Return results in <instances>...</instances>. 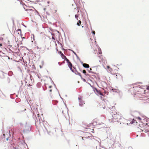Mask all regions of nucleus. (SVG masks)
Here are the masks:
<instances>
[{
    "label": "nucleus",
    "mask_w": 149,
    "mask_h": 149,
    "mask_svg": "<svg viewBox=\"0 0 149 149\" xmlns=\"http://www.w3.org/2000/svg\"><path fill=\"white\" fill-rule=\"evenodd\" d=\"M112 117L114 119V120H116V121L120 122V123L122 122L121 120L123 117L122 115L120 114H119L118 113V114H114L112 115Z\"/></svg>",
    "instance_id": "f257e3e1"
},
{
    "label": "nucleus",
    "mask_w": 149,
    "mask_h": 149,
    "mask_svg": "<svg viewBox=\"0 0 149 149\" xmlns=\"http://www.w3.org/2000/svg\"><path fill=\"white\" fill-rule=\"evenodd\" d=\"M147 89L148 90H149V87H147Z\"/></svg>",
    "instance_id": "c85d7f7f"
},
{
    "label": "nucleus",
    "mask_w": 149,
    "mask_h": 149,
    "mask_svg": "<svg viewBox=\"0 0 149 149\" xmlns=\"http://www.w3.org/2000/svg\"><path fill=\"white\" fill-rule=\"evenodd\" d=\"M75 18H77V17H78V16L77 15H75Z\"/></svg>",
    "instance_id": "5701e85b"
},
{
    "label": "nucleus",
    "mask_w": 149,
    "mask_h": 149,
    "mask_svg": "<svg viewBox=\"0 0 149 149\" xmlns=\"http://www.w3.org/2000/svg\"><path fill=\"white\" fill-rule=\"evenodd\" d=\"M61 55L63 59H64L66 58V57L63 54V53H61Z\"/></svg>",
    "instance_id": "4468645a"
},
{
    "label": "nucleus",
    "mask_w": 149,
    "mask_h": 149,
    "mask_svg": "<svg viewBox=\"0 0 149 149\" xmlns=\"http://www.w3.org/2000/svg\"><path fill=\"white\" fill-rule=\"evenodd\" d=\"M75 55H76V56H77V57H78V56H77V55L76 54V53H75Z\"/></svg>",
    "instance_id": "cd10ccee"
},
{
    "label": "nucleus",
    "mask_w": 149,
    "mask_h": 149,
    "mask_svg": "<svg viewBox=\"0 0 149 149\" xmlns=\"http://www.w3.org/2000/svg\"><path fill=\"white\" fill-rule=\"evenodd\" d=\"M116 78L118 80L121 79H122V76L119 73H117L116 75Z\"/></svg>",
    "instance_id": "20e7f679"
},
{
    "label": "nucleus",
    "mask_w": 149,
    "mask_h": 149,
    "mask_svg": "<svg viewBox=\"0 0 149 149\" xmlns=\"http://www.w3.org/2000/svg\"><path fill=\"white\" fill-rule=\"evenodd\" d=\"M107 68L108 69V71L109 72H111L112 71V69L109 66H107Z\"/></svg>",
    "instance_id": "9b49d317"
},
{
    "label": "nucleus",
    "mask_w": 149,
    "mask_h": 149,
    "mask_svg": "<svg viewBox=\"0 0 149 149\" xmlns=\"http://www.w3.org/2000/svg\"><path fill=\"white\" fill-rule=\"evenodd\" d=\"M95 90L96 91V92H97V93L99 94H100L101 95H103L102 93L100 91H98L96 89H95Z\"/></svg>",
    "instance_id": "ddd939ff"
},
{
    "label": "nucleus",
    "mask_w": 149,
    "mask_h": 149,
    "mask_svg": "<svg viewBox=\"0 0 149 149\" xmlns=\"http://www.w3.org/2000/svg\"><path fill=\"white\" fill-rule=\"evenodd\" d=\"M49 91L50 92H51L52 91V89H50L49 90Z\"/></svg>",
    "instance_id": "4be33fe9"
},
{
    "label": "nucleus",
    "mask_w": 149,
    "mask_h": 149,
    "mask_svg": "<svg viewBox=\"0 0 149 149\" xmlns=\"http://www.w3.org/2000/svg\"><path fill=\"white\" fill-rule=\"evenodd\" d=\"M138 119H139V120H141V118L140 117H138Z\"/></svg>",
    "instance_id": "aec40b11"
},
{
    "label": "nucleus",
    "mask_w": 149,
    "mask_h": 149,
    "mask_svg": "<svg viewBox=\"0 0 149 149\" xmlns=\"http://www.w3.org/2000/svg\"><path fill=\"white\" fill-rule=\"evenodd\" d=\"M59 53L61 54V53H62L61 51Z\"/></svg>",
    "instance_id": "bb28decb"
},
{
    "label": "nucleus",
    "mask_w": 149,
    "mask_h": 149,
    "mask_svg": "<svg viewBox=\"0 0 149 149\" xmlns=\"http://www.w3.org/2000/svg\"><path fill=\"white\" fill-rule=\"evenodd\" d=\"M83 66L84 67L86 68H88L89 67V65L88 64L85 63L83 64Z\"/></svg>",
    "instance_id": "f8f14e48"
},
{
    "label": "nucleus",
    "mask_w": 149,
    "mask_h": 149,
    "mask_svg": "<svg viewBox=\"0 0 149 149\" xmlns=\"http://www.w3.org/2000/svg\"><path fill=\"white\" fill-rule=\"evenodd\" d=\"M37 115H38V117L39 119V120H40V118L39 117L40 115L39 114H37Z\"/></svg>",
    "instance_id": "a211bd4d"
},
{
    "label": "nucleus",
    "mask_w": 149,
    "mask_h": 149,
    "mask_svg": "<svg viewBox=\"0 0 149 149\" xmlns=\"http://www.w3.org/2000/svg\"><path fill=\"white\" fill-rule=\"evenodd\" d=\"M111 73H112L111 72ZM111 74H113V73H111Z\"/></svg>",
    "instance_id": "7c9ffc66"
},
{
    "label": "nucleus",
    "mask_w": 149,
    "mask_h": 149,
    "mask_svg": "<svg viewBox=\"0 0 149 149\" xmlns=\"http://www.w3.org/2000/svg\"><path fill=\"white\" fill-rule=\"evenodd\" d=\"M79 104L80 106H82L84 104V102L83 101L81 98H79Z\"/></svg>",
    "instance_id": "39448f33"
},
{
    "label": "nucleus",
    "mask_w": 149,
    "mask_h": 149,
    "mask_svg": "<svg viewBox=\"0 0 149 149\" xmlns=\"http://www.w3.org/2000/svg\"><path fill=\"white\" fill-rule=\"evenodd\" d=\"M137 88V86H133L132 88H131L133 90H135L134 88Z\"/></svg>",
    "instance_id": "f3484780"
},
{
    "label": "nucleus",
    "mask_w": 149,
    "mask_h": 149,
    "mask_svg": "<svg viewBox=\"0 0 149 149\" xmlns=\"http://www.w3.org/2000/svg\"><path fill=\"white\" fill-rule=\"evenodd\" d=\"M64 60H65L66 61L67 63L70 62L69 60L66 57V58H65V59H64Z\"/></svg>",
    "instance_id": "dca6fc26"
},
{
    "label": "nucleus",
    "mask_w": 149,
    "mask_h": 149,
    "mask_svg": "<svg viewBox=\"0 0 149 149\" xmlns=\"http://www.w3.org/2000/svg\"><path fill=\"white\" fill-rule=\"evenodd\" d=\"M68 67L70 68V70L72 71V72H74V70L72 69V64L71 63L70 61L68 63Z\"/></svg>",
    "instance_id": "423d86ee"
},
{
    "label": "nucleus",
    "mask_w": 149,
    "mask_h": 149,
    "mask_svg": "<svg viewBox=\"0 0 149 149\" xmlns=\"http://www.w3.org/2000/svg\"><path fill=\"white\" fill-rule=\"evenodd\" d=\"M83 73L85 74L87 78H89V77L90 76L88 74H86V72L85 70H83Z\"/></svg>",
    "instance_id": "6e6552de"
},
{
    "label": "nucleus",
    "mask_w": 149,
    "mask_h": 149,
    "mask_svg": "<svg viewBox=\"0 0 149 149\" xmlns=\"http://www.w3.org/2000/svg\"><path fill=\"white\" fill-rule=\"evenodd\" d=\"M26 127V126L23 125L22 123H20L19 128V132L21 134L25 132L27 129Z\"/></svg>",
    "instance_id": "f03ea898"
},
{
    "label": "nucleus",
    "mask_w": 149,
    "mask_h": 149,
    "mask_svg": "<svg viewBox=\"0 0 149 149\" xmlns=\"http://www.w3.org/2000/svg\"><path fill=\"white\" fill-rule=\"evenodd\" d=\"M114 120V119L112 117V118H111V119H109V122L110 123H113L114 122H115L116 121L115 120Z\"/></svg>",
    "instance_id": "9d476101"
},
{
    "label": "nucleus",
    "mask_w": 149,
    "mask_h": 149,
    "mask_svg": "<svg viewBox=\"0 0 149 149\" xmlns=\"http://www.w3.org/2000/svg\"><path fill=\"white\" fill-rule=\"evenodd\" d=\"M93 33L94 34H95V32L94 31L93 32Z\"/></svg>",
    "instance_id": "b1692460"
},
{
    "label": "nucleus",
    "mask_w": 149,
    "mask_h": 149,
    "mask_svg": "<svg viewBox=\"0 0 149 149\" xmlns=\"http://www.w3.org/2000/svg\"><path fill=\"white\" fill-rule=\"evenodd\" d=\"M52 87V86H49V88H51V87Z\"/></svg>",
    "instance_id": "393cba45"
},
{
    "label": "nucleus",
    "mask_w": 149,
    "mask_h": 149,
    "mask_svg": "<svg viewBox=\"0 0 149 149\" xmlns=\"http://www.w3.org/2000/svg\"><path fill=\"white\" fill-rule=\"evenodd\" d=\"M92 70L91 68H90V70H89V72H91V70Z\"/></svg>",
    "instance_id": "412c9836"
},
{
    "label": "nucleus",
    "mask_w": 149,
    "mask_h": 149,
    "mask_svg": "<svg viewBox=\"0 0 149 149\" xmlns=\"http://www.w3.org/2000/svg\"><path fill=\"white\" fill-rule=\"evenodd\" d=\"M97 120L94 119L93 122V124L94 125H96L99 124L97 123Z\"/></svg>",
    "instance_id": "1a4fd4ad"
},
{
    "label": "nucleus",
    "mask_w": 149,
    "mask_h": 149,
    "mask_svg": "<svg viewBox=\"0 0 149 149\" xmlns=\"http://www.w3.org/2000/svg\"><path fill=\"white\" fill-rule=\"evenodd\" d=\"M99 53L100 54H102V52L101 51H100L99 52Z\"/></svg>",
    "instance_id": "6ab92c4d"
},
{
    "label": "nucleus",
    "mask_w": 149,
    "mask_h": 149,
    "mask_svg": "<svg viewBox=\"0 0 149 149\" xmlns=\"http://www.w3.org/2000/svg\"><path fill=\"white\" fill-rule=\"evenodd\" d=\"M111 73H112L111 72ZM111 74H113V73H111Z\"/></svg>",
    "instance_id": "c756f323"
},
{
    "label": "nucleus",
    "mask_w": 149,
    "mask_h": 149,
    "mask_svg": "<svg viewBox=\"0 0 149 149\" xmlns=\"http://www.w3.org/2000/svg\"><path fill=\"white\" fill-rule=\"evenodd\" d=\"M142 130L145 133L149 132V127L147 125H145L144 126L143 129H142Z\"/></svg>",
    "instance_id": "7ed1b4c3"
},
{
    "label": "nucleus",
    "mask_w": 149,
    "mask_h": 149,
    "mask_svg": "<svg viewBox=\"0 0 149 149\" xmlns=\"http://www.w3.org/2000/svg\"><path fill=\"white\" fill-rule=\"evenodd\" d=\"M15 33L17 35H20L21 33V31L20 29H18L15 32Z\"/></svg>",
    "instance_id": "0eeeda50"
},
{
    "label": "nucleus",
    "mask_w": 149,
    "mask_h": 149,
    "mask_svg": "<svg viewBox=\"0 0 149 149\" xmlns=\"http://www.w3.org/2000/svg\"><path fill=\"white\" fill-rule=\"evenodd\" d=\"M81 22L80 20H79L78 21V22L77 23V24L79 26L80 25Z\"/></svg>",
    "instance_id": "2eb2a0df"
},
{
    "label": "nucleus",
    "mask_w": 149,
    "mask_h": 149,
    "mask_svg": "<svg viewBox=\"0 0 149 149\" xmlns=\"http://www.w3.org/2000/svg\"><path fill=\"white\" fill-rule=\"evenodd\" d=\"M2 44H0V46H2Z\"/></svg>",
    "instance_id": "a878e982"
}]
</instances>
